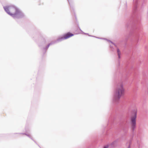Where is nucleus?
<instances>
[{"instance_id": "4468645a", "label": "nucleus", "mask_w": 148, "mask_h": 148, "mask_svg": "<svg viewBox=\"0 0 148 148\" xmlns=\"http://www.w3.org/2000/svg\"><path fill=\"white\" fill-rule=\"evenodd\" d=\"M127 148H130V144L129 145V146L127 147Z\"/></svg>"}, {"instance_id": "a211bd4d", "label": "nucleus", "mask_w": 148, "mask_h": 148, "mask_svg": "<svg viewBox=\"0 0 148 148\" xmlns=\"http://www.w3.org/2000/svg\"><path fill=\"white\" fill-rule=\"evenodd\" d=\"M31 138V139H32V140H33V139H32L31 138Z\"/></svg>"}, {"instance_id": "39448f33", "label": "nucleus", "mask_w": 148, "mask_h": 148, "mask_svg": "<svg viewBox=\"0 0 148 148\" xmlns=\"http://www.w3.org/2000/svg\"><path fill=\"white\" fill-rule=\"evenodd\" d=\"M138 21V19L136 17L134 18H132L131 21V22L130 23L131 25L132 23H134V24H136V22Z\"/></svg>"}, {"instance_id": "f8f14e48", "label": "nucleus", "mask_w": 148, "mask_h": 148, "mask_svg": "<svg viewBox=\"0 0 148 148\" xmlns=\"http://www.w3.org/2000/svg\"><path fill=\"white\" fill-rule=\"evenodd\" d=\"M108 41H109L110 42H111V43H112L113 44H114V45L116 47V45L115 44H113V42H112V41H110V40H108Z\"/></svg>"}, {"instance_id": "9b49d317", "label": "nucleus", "mask_w": 148, "mask_h": 148, "mask_svg": "<svg viewBox=\"0 0 148 148\" xmlns=\"http://www.w3.org/2000/svg\"><path fill=\"white\" fill-rule=\"evenodd\" d=\"M25 134V135H26L27 136H28V137H29V138H31L30 137V136L29 135V134H25V133H24V134Z\"/></svg>"}, {"instance_id": "2eb2a0df", "label": "nucleus", "mask_w": 148, "mask_h": 148, "mask_svg": "<svg viewBox=\"0 0 148 148\" xmlns=\"http://www.w3.org/2000/svg\"><path fill=\"white\" fill-rule=\"evenodd\" d=\"M126 26L127 27H128V23H127V25H126Z\"/></svg>"}, {"instance_id": "f257e3e1", "label": "nucleus", "mask_w": 148, "mask_h": 148, "mask_svg": "<svg viewBox=\"0 0 148 148\" xmlns=\"http://www.w3.org/2000/svg\"><path fill=\"white\" fill-rule=\"evenodd\" d=\"M5 11L14 18H19L24 16L23 14L14 5L3 7Z\"/></svg>"}, {"instance_id": "dca6fc26", "label": "nucleus", "mask_w": 148, "mask_h": 148, "mask_svg": "<svg viewBox=\"0 0 148 148\" xmlns=\"http://www.w3.org/2000/svg\"><path fill=\"white\" fill-rule=\"evenodd\" d=\"M103 148H107V147H105Z\"/></svg>"}, {"instance_id": "0eeeda50", "label": "nucleus", "mask_w": 148, "mask_h": 148, "mask_svg": "<svg viewBox=\"0 0 148 148\" xmlns=\"http://www.w3.org/2000/svg\"><path fill=\"white\" fill-rule=\"evenodd\" d=\"M69 3V4L70 5V7L71 8H72L73 7V2L72 1V0H68Z\"/></svg>"}, {"instance_id": "9d476101", "label": "nucleus", "mask_w": 148, "mask_h": 148, "mask_svg": "<svg viewBox=\"0 0 148 148\" xmlns=\"http://www.w3.org/2000/svg\"><path fill=\"white\" fill-rule=\"evenodd\" d=\"M53 44V43H51L49 44L47 46L46 48H44V49H45V50H46L48 49L49 46L50 45L52 44Z\"/></svg>"}, {"instance_id": "423d86ee", "label": "nucleus", "mask_w": 148, "mask_h": 148, "mask_svg": "<svg viewBox=\"0 0 148 148\" xmlns=\"http://www.w3.org/2000/svg\"><path fill=\"white\" fill-rule=\"evenodd\" d=\"M138 0H133V4L134 5V10H135L137 8V3Z\"/></svg>"}, {"instance_id": "f03ea898", "label": "nucleus", "mask_w": 148, "mask_h": 148, "mask_svg": "<svg viewBox=\"0 0 148 148\" xmlns=\"http://www.w3.org/2000/svg\"><path fill=\"white\" fill-rule=\"evenodd\" d=\"M125 90L122 83L118 84L114 92L113 98V101L117 103L119 101L121 97L124 94Z\"/></svg>"}, {"instance_id": "20e7f679", "label": "nucleus", "mask_w": 148, "mask_h": 148, "mask_svg": "<svg viewBox=\"0 0 148 148\" xmlns=\"http://www.w3.org/2000/svg\"><path fill=\"white\" fill-rule=\"evenodd\" d=\"M74 35V34L70 33L69 32L67 33L66 34H64L63 37L59 38L57 41L58 42H60L62 40L66 39L69 37H71Z\"/></svg>"}, {"instance_id": "6e6552de", "label": "nucleus", "mask_w": 148, "mask_h": 148, "mask_svg": "<svg viewBox=\"0 0 148 148\" xmlns=\"http://www.w3.org/2000/svg\"><path fill=\"white\" fill-rule=\"evenodd\" d=\"M117 51L119 58H120L121 52L118 48L117 49Z\"/></svg>"}, {"instance_id": "1a4fd4ad", "label": "nucleus", "mask_w": 148, "mask_h": 148, "mask_svg": "<svg viewBox=\"0 0 148 148\" xmlns=\"http://www.w3.org/2000/svg\"><path fill=\"white\" fill-rule=\"evenodd\" d=\"M53 44V43H51L49 44L47 46L46 48H44V49H45V50H46L48 49L49 46L50 45L52 44Z\"/></svg>"}, {"instance_id": "ddd939ff", "label": "nucleus", "mask_w": 148, "mask_h": 148, "mask_svg": "<svg viewBox=\"0 0 148 148\" xmlns=\"http://www.w3.org/2000/svg\"><path fill=\"white\" fill-rule=\"evenodd\" d=\"M116 142V141H114V142H113L112 143V144H114Z\"/></svg>"}, {"instance_id": "f3484780", "label": "nucleus", "mask_w": 148, "mask_h": 148, "mask_svg": "<svg viewBox=\"0 0 148 148\" xmlns=\"http://www.w3.org/2000/svg\"><path fill=\"white\" fill-rule=\"evenodd\" d=\"M85 34H88L84 33Z\"/></svg>"}, {"instance_id": "7ed1b4c3", "label": "nucleus", "mask_w": 148, "mask_h": 148, "mask_svg": "<svg viewBox=\"0 0 148 148\" xmlns=\"http://www.w3.org/2000/svg\"><path fill=\"white\" fill-rule=\"evenodd\" d=\"M132 116L131 118V128L132 132H134L136 127V118L137 112L136 110H134L132 111Z\"/></svg>"}]
</instances>
